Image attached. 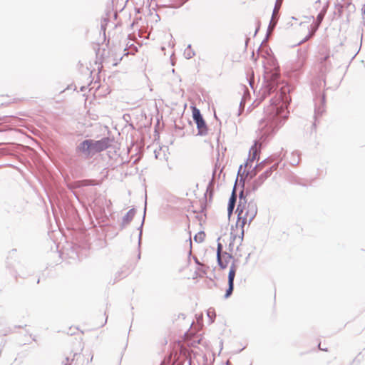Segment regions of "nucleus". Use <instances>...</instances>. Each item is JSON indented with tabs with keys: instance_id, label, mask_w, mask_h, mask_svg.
<instances>
[{
	"instance_id": "nucleus-23",
	"label": "nucleus",
	"mask_w": 365,
	"mask_h": 365,
	"mask_svg": "<svg viewBox=\"0 0 365 365\" xmlns=\"http://www.w3.org/2000/svg\"><path fill=\"white\" fill-rule=\"evenodd\" d=\"M242 169V166H240V172L241 171Z\"/></svg>"
},
{
	"instance_id": "nucleus-11",
	"label": "nucleus",
	"mask_w": 365,
	"mask_h": 365,
	"mask_svg": "<svg viewBox=\"0 0 365 365\" xmlns=\"http://www.w3.org/2000/svg\"><path fill=\"white\" fill-rule=\"evenodd\" d=\"M201 339L198 336H193L192 338L186 337L185 341L188 346H195L200 342Z\"/></svg>"
},
{
	"instance_id": "nucleus-12",
	"label": "nucleus",
	"mask_w": 365,
	"mask_h": 365,
	"mask_svg": "<svg viewBox=\"0 0 365 365\" xmlns=\"http://www.w3.org/2000/svg\"><path fill=\"white\" fill-rule=\"evenodd\" d=\"M235 202H236V196H235V193L233 192L231 197L230 198L228 207H227L229 215H230L232 212L233 209L235 207Z\"/></svg>"
},
{
	"instance_id": "nucleus-8",
	"label": "nucleus",
	"mask_w": 365,
	"mask_h": 365,
	"mask_svg": "<svg viewBox=\"0 0 365 365\" xmlns=\"http://www.w3.org/2000/svg\"><path fill=\"white\" fill-rule=\"evenodd\" d=\"M110 145L108 138H102L100 140L93 141V151L98 153L107 149Z\"/></svg>"
},
{
	"instance_id": "nucleus-19",
	"label": "nucleus",
	"mask_w": 365,
	"mask_h": 365,
	"mask_svg": "<svg viewBox=\"0 0 365 365\" xmlns=\"http://www.w3.org/2000/svg\"><path fill=\"white\" fill-rule=\"evenodd\" d=\"M187 0H182L181 1L178 5H176L175 6L177 7H179L181 5H182Z\"/></svg>"
},
{
	"instance_id": "nucleus-5",
	"label": "nucleus",
	"mask_w": 365,
	"mask_h": 365,
	"mask_svg": "<svg viewBox=\"0 0 365 365\" xmlns=\"http://www.w3.org/2000/svg\"><path fill=\"white\" fill-rule=\"evenodd\" d=\"M271 113L267 117V120L269 122L270 129H274L278 125V115H279L284 110L282 107L278 108L272 106L270 108Z\"/></svg>"
},
{
	"instance_id": "nucleus-15",
	"label": "nucleus",
	"mask_w": 365,
	"mask_h": 365,
	"mask_svg": "<svg viewBox=\"0 0 365 365\" xmlns=\"http://www.w3.org/2000/svg\"><path fill=\"white\" fill-rule=\"evenodd\" d=\"M314 31H312L311 32H309V34L307 36V37L305 38L304 41H307L308 40L309 38H311L313 35H314Z\"/></svg>"
},
{
	"instance_id": "nucleus-16",
	"label": "nucleus",
	"mask_w": 365,
	"mask_h": 365,
	"mask_svg": "<svg viewBox=\"0 0 365 365\" xmlns=\"http://www.w3.org/2000/svg\"><path fill=\"white\" fill-rule=\"evenodd\" d=\"M178 345L180 346V353L183 354V355H185L186 354V349L185 348H183L182 346L180 345V344Z\"/></svg>"
},
{
	"instance_id": "nucleus-1",
	"label": "nucleus",
	"mask_w": 365,
	"mask_h": 365,
	"mask_svg": "<svg viewBox=\"0 0 365 365\" xmlns=\"http://www.w3.org/2000/svg\"><path fill=\"white\" fill-rule=\"evenodd\" d=\"M237 220L235 226L232 228L231 235L234 241L242 242L244 238L245 226L250 225L255 217L257 207L253 202H247L245 199H240L237 208Z\"/></svg>"
},
{
	"instance_id": "nucleus-14",
	"label": "nucleus",
	"mask_w": 365,
	"mask_h": 365,
	"mask_svg": "<svg viewBox=\"0 0 365 365\" xmlns=\"http://www.w3.org/2000/svg\"><path fill=\"white\" fill-rule=\"evenodd\" d=\"M76 184H77L76 186L80 187V186L94 185H96L97 183L95 182L94 180H85L77 182Z\"/></svg>"
},
{
	"instance_id": "nucleus-13",
	"label": "nucleus",
	"mask_w": 365,
	"mask_h": 365,
	"mask_svg": "<svg viewBox=\"0 0 365 365\" xmlns=\"http://www.w3.org/2000/svg\"><path fill=\"white\" fill-rule=\"evenodd\" d=\"M206 235L205 232H198L193 237V240L197 243H202L205 241Z\"/></svg>"
},
{
	"instance_id": "nucleus-22",
	"label": "nucleus",
	"mask_w": 365,
	"mask_h": 365,
	"mask_svg": "<svg viewBox=\"0 0 365 365\" xmlns=\"http://www.w3.org/2000/svg\"><path fill=\"white\" fill-rule=\"evenodd\" d=\"M319 347L320 349H323L322 347H321V344H319Z\"/></svg>"
},
{
	"instance_id": "nucleus-4",
	"label": "nucleus",
	"mask_w": 365,
	"mask_h": 365,
	"mask_svg": "<svg viewBox=\"0 0 365 365\" xmlns=\"http://www.w3.org/2000/svg\"><path fill=\"white\" fill-rule=\"evenodd\" d=\"M264 78L267 81V88L270 93L274 91L278 85L279 79L278 70L276 68L271 72H267Z\"/></svg>"
},
{
	"instance_id": "nucleus-3",
	"label": "nucleus",
	"mask_w": 365,
	"mask_h": 365,
	"mask_svg": "<svg viewBox=\"0 0 365 365\" xmlns=\"http://www.w3.org/2000/svg\"><path fill=\"white\" fill-rule=\"evenodd\" d=\"M192 112L193 120H195L198 129V133L200 135H205L207 131V128L204 119L201 115L200 110L196 107H192Z\"/></svg>"
},
{
	"instance_id": "nucleus-10",
	"label": "nucleus",
	"mask_w": 365,
	"mask_h": 365,
	"mask_svg": "<svg viewBox=\"0 0 365 365\" xmlns=\"http://www.w3.org/2000/svg\"><path fill=\"white\" fill-rule=\"evenodd\" d=\"M79 150L82 152L93 151V140H86L82 142L79 146Z\"/></svg>"
},
{
	"instance_id": "nucleus-17",
	"label": "nucleus",
	"mask_w": 365,
	"mask_h": 365,
	"mask_svg": "<svg viewBox=\"0 0 365 365\" xmlns=\"http://www.w3.org/2000/svg\"><path fill=\"white\" fill-rule=\"evenodd\" d=\"M134 215V212L133 210H130L128 214H127V217H132Z\"/></svg>"
},
{
	"instance_id": "nucleus-21",
	"label": "nucleus",
	"mask_w": 365,
	"mask_h": 365,
	"mask_svg": "<svg viewBox=\"0 0 365 365\" xmlns=\"http://www.w3.org/2000/svg\"><path fill=\"white\" fill-rule=\"evenodd\" d=\"M174 357V361H177L178 359L176 358V354L173 356Z\"/></svg>"
},
{
	"instance_id": "nucleus-6",
	"label": "nucleus",
	"mask_w": 365,
	"mask_h": 365,
	"mask_svg": "<svg viewBox=\"0 0 365 365\" xmlns=\"http://www.w3.org/2000/svg\"><path fill=\"white\" fill-rule=\"evenodd\" d=\"M222 245L220 243L217 245V258L219 266L222 269H225L232 259V256L227 252L222 254Z\"/></svg>"
},
{
	"instance_id": "nucleus-7",
	"label": "nucleus",
	"mask_w": 365,
	"mask_h": 365,
	"mask_svg": "<svg viewBox=\"0 0 365 365\" xmlns=\"http://www.w3.org/2000/svg\"><path fill=\"white\" fill-rule=\"evenodd\" d=\"M237 272V267L232 264L228 274V289L226 291L225 297L228 298L232 293L234 289V279Z\"/></svg>"
},
{
	"instance_id": "nucleus-18",
	"label": "nucleus",
	"mask_w": 365,
	"mask_h": 365,
	"mask_svg": "<svg viewBox=\"0 0 365 365\" xmlns=\"http://www.w3.org/2000/svg\"><path fill=\"white\" fill-rule=\"evenodd\" d=\"M323 16H324V15H323L322 14H319L318 15V16H317V19H318V21H319V23H320V22H321V21L322 20V19H323Z\"/></svg>"
},
{
	"instance_id": "nucleus-9",
	"label": "nucleus",
	"mask_w": 365,
	"mask_h": 365,
	"mask_svg": "<svg viewBox=\"0 0 365 365\" xmlns=\"http://www.w3.org/2000/svg\"><path fill=\"white\" fill-rule=\"evenodd\" d=\"M319 53L321 56V61L324 62L327 61L330 56V49L327 45H322L319 48Z\"/></svg>"
},
{
	"instance_id": "nucleus-20",
	"label": "nucleus",
	"mask_w": 365,
	"mask_h": 365,
	"mask_svg": "<svg viewBox=\"0 0 365 365\" xmlns=\"http://www.w3.org/2000/svg\"><path fill=\"white\" fill-rule=\"evenodd\" d=\"M256 169H259V170H261V165H257V166L255 168V170H256Z\"/></svg>"
},
{
	"instance_id": "nucleus-2",
	"label": "nucleus",
	"mask_w": 365,
	"mask_h": 365,
	"mask_svg": "<svg viewBox=\"0 0 365 365\" xmlns=\"http://www.w3.org/2000/svg\"><path fill=\"white\" fill-rule=\"evenodd\" d=\"M261 150V143H259L258 141H255L254 145L250 148V152H249V158L245 165V170L244 172L247 171V176L250 175V178H252L257 174V172L253 170L251 173H250L249 170L252 168V163L256 160L258 159L259 157Z\"/></svg>"
}]
</instances>
